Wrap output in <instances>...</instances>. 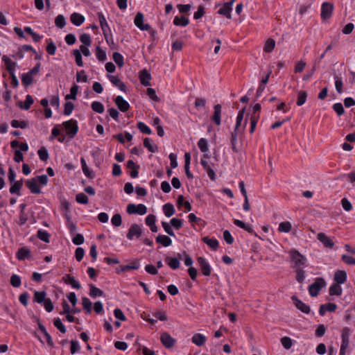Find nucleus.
Wrapping results in <instances>:
<instances>
[{
  "mask_svg": "<svg viewBox=\"0 0 355 355\" xmlns=\"http://www.w3.org/2000/svg\"><path fill=\"white\" fill-rule=\"evenodd\" d=\"M62 125L67 132L69 139H73L78 131V125L76 120L70 119L62 123Z\"/></svg>",
  "mask_w": 355,
  "mask_h": 355,
  "instance_id": "obj_1",
  "label": "nucleus"
},
{
  "mask_svg": "<svg viewBox=\"0 0 355 355\" xmlns=\"http://www.w3.org/2000/svg\"><path fill=\"white\" fill-rule=\"evenodd\" d=\"M291 260L294 263V268H302V267L306 266L307 259L306 257L300 254L297 250H292L290 252Z\"/></svg>",
  "mask_w": 355,
  "mask_h": 355,
  "instance_id": "obj_2",
  "label": "nucleus"
},
{
  "mask_svg": "<svg viewBox=\"0 0 355 355\" xmlns=\"http://www.w3.org/2000/svg\"><path fill=\"white\" fill-rule=\"evenodd\" d=\"M325 282L322 278H317L315 281L309 286V292L311 297H316L322 287L325 286Z\"/></svg>",
  "mask_w": 355,
  "mask_h": 355,
  "instance_id": "obj_3",
  "label": "nucleus"
},
{
  "mask_svg": "<svg viewBox=\"0 0 355 355\" xmlns=\"http://www.w3.org/2000/svg\"><path fill=\"white\" fill-rule=\"evenodd\" d=\"M127 212L129 214L144 215L147 212V207L144 204H129L127 206Z\"/></svg>",
  "mask_w": 355,
  "mask_h": 355,
  "instance_id": "obj_4",
  "label": "nucleus"
},
{
  "mask_svg": "<svg viewBox=\"0 0 355 355\" xmlns=\"http://www.w3.org/2000/svg\"><path fill=\"white\" fill-rule=\"evenodd\" d=\"M350 332L351 331L349 327H345L342 329V341L340 350L347 351V349H348L349 344Z\"/></svg>",
  "mask_w": 355,
  "mask_h": 355,
  "instance_id": "obj_5",
  "label": "nucleus"
},
{
  "mask_svg": "<svg viewBox=\"0 0 355 355\" xmlns=\"http://www.w3.org/2000/svg\"><path fill=\"white\" fill-rule=\"evenodd\" d=\"M98 17L100 22V25L107 42H108V33H110V28L109 27L106 19L102 12H98Z\"/></svg>",
  "mask_w": 355,
  "mask_h": 355,
  "instance_id": "obj_6",
  "label": "nucleus"
},
{
  "mask_svg": "<svg viewBox=\"0 0 355 355\" xmlns=\"http://www.w3.org/2000/svg\"><path fill=\"white\" fill-rule=\"evenodd\" d=\"M144 15L138 12L134 19V23L137 27L141 31H148L150 28V26L148 24H144Z\"/></svg>",
  "mask_w": 355,
  "mask_h": 355,
  "instance_id": "obj_7",
  "label": "nucleus"
},
{
  "mask_svg": "<svg viewBox=\"0 0 355 355\" xmlns=\"http://www.w3.org/2000/svg\"><path fill=\"white\" fill-rule=\"evenodd\" d=\"M334 6L333 4L324 2L322 3L321 7V17L324 20L329 19L332 15Z\"/></svg>",
  "mask_w": 355,
  "mask_h": 355,
  "instance_id": "obj_8",
  "label": "nucleus"
},
{
  "mask_svg": "<svg viewBox=\"0 0 355 355\" xmlns=\"http://www.w3.org/2000/svg\"><path fill=\"white\" fill-rule=\"evenodd\" d=\"M160 340L162 345L166 348H171L174 346L176 342V340L167 332H164L161 334Z\"/></svg>",
  "mask_w": 355,
  "mask_h": 355,
  "instance_id": "obj_9",
  "label": "nucleus"
},
{
  "mask_svg": "<svg viewBox=\"0 0 355 355\" xmlns=\"http://www.w3.org/2000/svg\"><path fill=\"white\" fill-rule=\"evenodd\" d=\"M141 233L142 230L141 227L137 224H132L128 230L127 238L129 240H132L135 236L139 238L141 235Z\"/></svg>",
  "mask_w": 355,
  "mask_h": 355,
  "instance_id": "obj_10",
  "label": "nucleus"
},
{
  "mask_svg": "<svg viewBox=\"0 0 355 355\" xmlns=\"http://www.w3.org/2000/svg\"><path fill=\"white\" fill-rule=\"evenodd\" d=\"M197 260L200 266V269L202 270V274L205 276H209L211 271V268L209 263L204 257H198Z\"/></svg>",
  "mask_w": 355,
  "mask_h": 355,
  "instance_id": "obj_11",
  "label": "nucleus"
},
{
  "mask_svg": "<svg viewBox=\"0 0 355 355\" xmlns=\"http://www.w3.org/2000/svg\"><path fill=\"white\" fill-rule=\"evenodd\" d=\"M291 300L294 303L295 306L300 310L302 313L308 314L310 313V307L304 304L302 301L299 300L296 296L293 295L291 297Z\"/></svg>",
  "mask_w": 355,
  "mask_h": 355,
  "instance_id": "obj_12",
  "label": "nucleus"
},
{
  "mask_svg": "<svg viewBox=\"0 0 355 355\" xmlns=\"http://www.w3.org/2000/svg\"><path fill=\"white\" fill-rule=\"evenodd\" d=\"M317 239L323 244L325 248H333L334 242L331 239L327 236L324 233L320 232L317 234Z\"/></svg>",
  "mask_w": 355,
  "mask_h": 355,
  "instance_id": "obj_13",
  "label": "nucleus"
},
{
  "mask_svg": "<svg viewBox=\"0 0 355 355\" xmlns=\"http://www.w3.org/2000/svg\"><path fill=\"white\" fill-rule=\"evenodd\" d=\"M114 102L119 110L123 112L128 111L130 108V104L121 96H117Z\"/></svg>",
  "mask_w": 355,
  "mask_h": 355,
  "instance_id": "obj_14",
  "label": "nucleus"
},
{
  "mask_svg": "<svg viewBox=\"0 0 355 355\" xmlns=\"http://www.w3.org/2000/svg\"><path fill=\"white\" fill-rule=\"evenodd\" d=\"M27 187L31 190V193L33 194H40L41 193V190L37 185V182L36 178H32L31 180H28L26 182Z\"/></svg>",
  "mask_w": 355,
  "mask_h": 355,
  "instance_id": "obj_15",
  "label": "nucleus"
},
{
  "mask_svg": "<svg viewBox=\"0 0 355 355\" xmlns=\"http://www.w3.org/2000/svg\"><path fill=\"white\" fill-rule=\"evenodd\" d=\"M200 164L203 168L206 171L207 175L211 180H215L216 178L214 171L211 168L208 162L204 159H201Z\"/></svg>",
  "mask_w": 355,
  "mask_h": 355,
  "instance_id": "obj_16",
  "label": "nucleus"
},
{
  "mask_svg": "<svg viewBox=\"0 0 355 355\" xmlns=\"http://www.w3.org/2000/svg\"><path fill=\"white\" fill-rule=\"evenodd\" d=\"M347 277V272L345 270H338L335 272L334 280L338 284H343L346 282Z\"/></svg>",
  "mask_w": 355,
  "mask_h": 355,
  "instance_id": "obj_17",
  "label": "nucleus"
},
{
  "mask_svg": "<svg viewBox=\"0 0 355 355\" xmlns=\"http://www.w3.org/2000/svg\"><path fill=\"white\" fill-rule=\"evenodd\" d=\"M2 60L4 62L7 71L10 74L15 73V68L17 67V63L11 60L6 55H3L2 58Z\"/></svg>",
  "mask_w": 355,
  "mask_h": 355,
  "instance_id": "obj_18",
  "label": "nucleus"
},
{
  "mask_svg": "<svg viewBox=\"0 0 355 355\" xmlns=\"http://www.w3.org/2000/svg\"><path fill=\"white\" fill-rule=\"evenodd\" d=\"M337 309V305L334 303H327L322 304L319 309V313L320 315H324L327 311L334 312Z\"/></svg>",
  "mask_w": 355,
  "mask_h": 355,
  "instance_id": "obj_19",
  "label": "nucleus"
},
{
  "mask_svg": "<svg viewBox=\"0 0 355 355\" xmlns=\"http://www.w3.org/2000/svg\"><path fill=\"white\" fill-rule=\"evenodd\" d=\"M62 280L64 283L70 284L73 288L80 289L81 287L80 284L70 275H65L62 277Z\"/></svg>",
  "mask_w": 355,
  "mask_h": 355,
  "instance_id": "obj_20",
  "label": "nucleus"
},
{
  "mask_svg": "<svg viewBox=\"0 0 355 355\" xmlns=\"http://www.w3.org/2000/svg\"><path fill=\"white\" fill-rule=\"evenodd\" d=\"M214 109V112L211 119L217 125H219L221 123V105L220 104L215 105Z\"/></svg>",
  "mask_w": 355,
  "mask_h": 355,
  "instance_id": "obj_21",
  "label": "nucleus"
},
{
  "mask_svg": "<svg viewBox=\"0 0 355 355\" xmlns=\"http://www.w3.org/2000/svg\"><path fill=\"white\" fill-rule=\"evenodd\" d=\"M70 19L71 23L77 26H80L85 21L84 16L78 12L71 14Z\"/></svg>",
  "mask_w": 355,
  "mask_h": 355,
  "instance_id": "obj_22",
  "label": "nucleus"
},
{
  "mask_svg": "<svg viewBox=\"0 0 355 355\" xmlns=\"http://www.w3.org/2000/svg\"><path fill=\"white\" fill-rule=\"evenodd\" d=\"M11 187L10 188V192L12 194L16 193L18 196H20V190L23 186V180L22 179L20 180H17L11 184Z\"/></svg>",
  "mask_w": 355,
  "mask_h": 355,
  "instance_id": "obj_23",
  "label": "nucleus"
},
{
  "mask_svg": "<svg viewBox=\"0 0 355 355\" xmlns=\"http://www.w3.org/2000/svg\"><path fill=\"white\" fill-rule=\"evenodd\" d=\"M206 337L201 334H195L191 338L192 342L197 346H202L206 342Z\"/></svg>",
  "mask_w": 355,
  "mask_h": 355,
  "instance_id": "obj_24",
  "label": "nucleus"
},
{
  "mask_svg": "<svg viewBox=\"0 0 355 355\" xmlns=\"http://www.w3.org/2000/svg\"><path fill=\"white\" fill-rule=\"evenodd\" d=\"M31 251L26 247L21 248L18 250L16 257L19 260H24L28 259Z\"/></svg>",
  "mask_w": 355,
  "mask_h": 355,
  "instance_id": "obj_25",
  "label": "nucleus"
},
{
  "mask_svg": "<svg viewBox=\"0 0 355 355\" xmlns=\"http://www.w3.org/2000/svg\"><path fill=\"white\" fill-rule=\"evenodd\" d=\"M141 83L144 86H150V79L151 76L149 73L147 72L146 70H144L141 72L139 76Z\"/></svg>",
  "mask_w": 355,
  "mask_h": 355,
  "instance_id": "obj_26",
  "label": "nucleus"
},
{
  "mask_svg": "<svg viewBox=\"0 0 355 355\" xmlns=\"http://www.w3.org/2000/svg\"><path fill=\"white\" fill-rule=\"evenodd\" d=\"M34 103L33 98L31 95L28 94L26 96V100L24 101V104H22V102L18 103V106L23 110H28L30 109L31 105Z\"/></svg>",
  "mask_w": 355,
  "mask_h": 355,
  "instance_id": "obj_27",
  "label": "nucleus"
},
{
  "mask_svg": "<svg viewBox=\"0 0 355 355\" xmlns=\"http://www.w3.org/2000/svg\"><path fill=\"white\" fill-rule=\"evenodd\" d=\"M139 268V263L138 261H135L130 264L125 266H121L120 270H118L117 272H123L130 270H137Z\"/></svg>",
  "mask_w": 355,
  "mask_h": 355,
  "instance_id": "obj_28",
  "label": "nucleus"
},
{
  "mask_svg": "<svg viewBox=\"0 0 355 355\" xmlns=\"http://www.w3.org/2000/svg\"><path fill=\"white\" fill-rule=\"evenodd\" d=\"M202 241L209 245L214 250H217L218 248L219 243L216 239H210L208 236H205L202 239Z\"/></svg>",
  "mask_w": 355,
  "mask_h": 355,
  "instance_id": "obj_29",
  "label": "nucleus"
},
{
  "mask_svg": "<svg viewBox=\"0 0 355 355\" xmlns=\"http://www.w3.org/2000/svg\"><path fill=\"white\" fill-rule=\"evenodd\" d=\"M156 242L161 243L164 247H168L171 245L172 240L166 235H158L156 237Z\"/></svg>",
  "mask_w": 355,
  "mask_h": 355,
  "instance_id": "obj_30",
  "label": "nucleus"
},
{
  "mask_svg": "<svg viewBox=\"0 0 355 355\" xmlns=\"http://www.w3.org/2000/svg\"><path fill=\"white\" fill-rule=\"evenodd\" d=\"M165 261L168 265V266L173 270L178 269L180 265V261L178 260V259L175 258V257L173 258V257H167L165 259Z\"/></svg>",
  "mask_w": 355,
  "mask_h": 355,
  "instance_id": "obj_31",
  "label": "nucleus"
},
{
  "mask_svg": "<svg viewBox=\"0 0 355 355\" xmlns=\"http://www.w3.org/2000/svg\"><path fill=\"white\" fill-rule=\"evenodd\" d=\"M89 295L93 298L101 297L103 295V291L91 284H89Z\"/></svg>",
  "mask_w": 355,
  "mask_h": 355,
  "instance_id": "obj_32",
  "label": "nucleus"
},
{
  "mask_svg": "<svg viewBox=\"0 0 355 355\" xmlns=\"http://www.w3.org/2000/svg\"><path fill=\"white\" fill-rule=\"evenodd\" d=\"M232 8H230V6H227L225 3L223 6L218 10V13L219 15H222L225 16L228 19L232 18L231 12Z\"/></svg>",
  "mask_w": 355,
  "mask_h": 355,
  "instance_id": "obj_33",
  "label": "nucleus"
},
{
  "mask_svg": "<svg viewBox=\"0 0 355 355\" xmlns=\"http://www.w3.org/2000/svg\"><path fill=\"white\" fill-rule=\"evenodd\" d=\"M342 292H343V289H342L341 286H340V284H338L337 283L332 284L329 287V293L331 295L340 296V295H341Z\"/></svg>",
  "mask_w": 355,
  "mask_h": 355,
  "instance_id": "obj_34",
  "label": "nucleus"
},
{
  "mask_svg": "<svg viewBox=\"0 0 355 355\" xmlns=\"http://www.w3.org/2000/svg\"><path fill=\"white\" fill-rule=\"evenodd\" d=\"M240 131L234 130L232 132L230 142L232 146V149L234 153L239 152V148L237 147V135Z\"/></svg>",
  "mask_w": 355,
  "mask_h": 355,
  "instance_id": "obj_35",
  "label": "nucleus"
},
{
  "mask_svg": "<svg viewBox=\"0 0 355 355\" xmlns=\"http://www.w3.org/2000/svg\"><path fill=\"white\" fill-rule=\"evenodd\" d=\"M163 211L166 217H171L175 214V208L171 203H166L163 206Z\"/></svg>",
  "mask_w": 355,
  "mask_h": 355,
  "instance_id": "obj_36",
  "label": "nucleus"
},
{
  "mask_svg": "<svg viewBox=\"0 0 355 355\" xmlns=\"http://www.w3.org/2000/svg\"><path fill=\"white\" fill-rule=\"evenodd\" d=\"M46 293L45 291H35L33 300L39 304L44 302L46 298Z\"/></svg>",
  "mask_w": 355,
  "mask_h": 355,
  "instance_id": "obj_37",
  "label": "nucleus"
},
{
  "mask_svg": "<svg viewBox=\"0 0 355 355\" xmlns=\"http://www.w3.org/2000/svg\"><path fill=\"white\" fill-rule=\"evenodd\" d=\"M80 164L83 169V173L89 178H92L94 177V175L92 174V171L88 168L86 161L83 157H81L80 159Z\"/></svg>",
  "mask_w": 355,
  "mask_h": 355,
  "instance_id": "obj_38",
  "label": "nucleus"
},
{
  "mask_svg": "<svg viewBox=\"0 0 355 355\" xmlns=\"http://www.w3.org/2000/svg\"><path fill=\"white\" fill-rule=\"evenodd\" d=\"M266 85V76L262 77L261 84L259 86L256 93V101L259 100V98L262 95V93L265 90Z\"/></svg>",
  "mask_w": 355,
  "mask_h": 355,
  "instance_id": "obj_39",
  "label": "nucleus"
},
{
  "mask_svg": "<svg viewBox=\"0 0 355 355\" xmlns=\"http://www.w3.org/2000/svg\"><path fill=\"white\" fill-rule=\"evenodd\" d=\"M189 23V20L185 17H175L173 20V24L178 26H186Z\"/></svg>",
  "mask_w": 355,
  "mask_h": 355,
  "instance_id": "obj_40",
  "label": "nucleus"
},
{
  "mask_svg": "<svg viewBox=\"0 0 355 355\" xmlns=\"http://www.w3.org/2000/svg\"><path fill=\"white\" fill-rule=\"evenodd\" d=\"M37 237L45 243H49L50 234L45 230H39L37 233Z\"/></svg>",
  "mask_w": 355,
  "mask_h": 355,
  "instance_id": "obj_41",
  "label": "nucleus"
},
{
  "mask_svg": "<svg viewBox=\"0 0 355 355\" xmlns=\"http://www.w3.org/2000/svg\"><path fill=\"white\" fill-rule=\"evenodd\" d=\"M234 224L245 230H246L248 232H252L253 231L252 227L251 225L245 224L243 221L235 219L234 220Z\"/></svg>",
  "mask_w": 355,
  "mask_h": 355,
  "instance_id": "obj_42",
  "label": "nucleus"
},
{
  "mask_svg": "<svg viewBox=\"0 0 355 355\" xmlns=\"http://www.w3.org/2000/svg\"><path fill=\"white\" fill-rule=\"evenodd\" d=\"M78 92V86L76 84H73V86L70 89V94H67L65 96V99L66 100H69V99L76 100Z\"/></svg>",
  "mask_w": 355,
  "mask_h": 355,
  "instance_id": "obj_43",
  "label": "nucleus"
},
{
  "mask_svg": "<svg viewBox=\"0 0 355 355\" xmlns=\"http://www.w3.org/2000/svg\"><path fill=\"white\" fill-rule=\"evenodd\" d=\"M207 101L203 98H197L196 99L194 105L199 111H202L205 109Z\"/></svg>",
  "mask_w": 355,
  "mask_h": 355,
  "instance_id": "obj_44",
  "label": "nucleus"
},
{
  "mask_svg": "<svg viewBox=\"0 0 355 355\" xmlns=\"http://www.w3.org/2000/svg\"><path fill=\"white\" fill-rule=\"evenodd\" d=\"M11 126L12 128H27L28 127V122L26 121H18V120H12L11 121Z\"/></svg>",
  "mask_w": 355,
  "mask_h": 355,
  "instance_id": "obj_45",
  "label": "nucleus"
},
{
  "mask_svg": "<svg viewBox=\"0 0 355 355\" xmlns=\"http://www.w3.org/2000/svg\"><path fill=\"white\" fill-rule=\"evenodd\" d=\"M297 105L298 106H302L304 105L306 101L307 98V94L304 91H300L297 93Z\"/></svg>",
  "mask_w": 355,
  "mask_h": 355,
  "instance_id": "obj_46",
  "label": "nucleus"
},
{
  "mask_svg": "<svg viewBox=\"0 0 355 355\" xmlns=\"http://www.w3.org/2000/svg\"><path fill=\"white\" fill-rule=\"evenodd\" d=\"M144 146L150 153H155L157 150V147L152 145V140L150 138L146 137L144 139Z\"/></svg>",
  "mask_w": 355,
  "mask_h": 355,
  "instance_id": "obj_47",
  "label": "nucleus"
},
{
  "mask_svg": "<svg viewBox=\"0 0 355 355\" xmlns=\"http://www.w3.org/2000/svg\"><path fill=\"white\" fill-rule=\"evenodd\" d=\"M198 146L200 151L203 153L209 151V146L207 140L205 138H201L198 142Z\"/></svg>",
  "mask_w": 355,
  "mask_h": 355,
  "instance_id": "obj_48",
  "label": "nucleus"
},
{
  "mask_svg": "<svg viewBox=\"0 0 355 355\" xmlns=\"http://www.w3.org/2000/svg\"><path fill=\"white\" fill-rule=\"evenodd\" d=\"M244 112H245L244 108L239 112V114L236 117L235 128H234V130H236V131H240L239 128H240V126L241 125V122L243 119Z\"/></svg>",
  "mask_w": 355,
  "mask_h": 355,
  "instance_id": "obj_49",
  "label": "nucleus"
},
{
  "mask_svg": "<svg viewBox=\"0 0 355 355\" xmlns=\"http://www.w3.org/2000/svg\"><path fill=\"white\" fill-rule=\"evenodd\" d=\"M92 109L93 111L101 114L104 112V106L103 105L98 101H94L91 105Z\"/></svg>",
  "mask_w": 355,
  "mask_h": 355,
  "instance_id": "obj_50",
  "label": "nucleus"
},
{
  "mask_svg": "<svg viewBox=\"0 0 355 355\" xmlns=\"http://www.w3.org/2000/svg\"><path fill=\"white\" fill-rule=\"evenodd\" d=\"M292 225L290 222L284 221L282 222L279 225L278 230L281 232H288L291 231Z\"/></svg>",
  "mask_w": 355,
  "mask_h": 355,
  "instance_id": "obj_51",
  "label": "nucleus"
},
{
  "mask_svg": "<svg viewBox=\"0 0 355 355\" xmlns=\"http://www.w3.org/2000/svg\"><path fill=\"white\" fill-rule=\"evenodd\" d=\"M55 26L59 28H62L66 25L65 17L62 15H58L55 19Z\"/></svg>",
  "mask_w": 355,
  "mask_h": 355,
  "instance_id": "obj_52",
  "label": "nucleus"
},
{
  "mask_svg": "<svg viewBox=\"0 0 355 355\" xmlns=\"http://www.w3.org/2000/svg\"><path fill=\"white\" fill-rule=\"evenodd\" d=\"M96 55L99 61L104 62L107 59L106 53L99 46L96 48Z\"/></svg>",
  "mask_w": 355,
  "mask_h": 355,
  "instance_id": "obj_53",
  "label": "nucleus"
},
{
  "mask_svg": "<svg viewBox=\"0 0 355 355\" xmlns=\"http://www.w3.org/2000/svg\"><path fill=\"white\" fill-rule=\"evenodd\" d=\"M10 283L15 288L19 287L21 283L20 277L16 274L12 275L10 277Z\"/></svg>",
  "mask_w": 355,
  "mask_h": 355,
  "instance_id": "obj_54",
  "label": "nucleus"
},
{
  "mask_svg": "<svg viewBox=\"0 0 355 355\" xmlns=\"http://www.w3.org/2000/svg\"><path fill=\"white\" fill-rule=\"evenodd\" d=\"M82 304H83V309L87 311V313H90L92 312V303L89 300V299H88L86 297H83Z\"/></svg>",
  "mask_w": 355,
  "mask_h": 355,
  "instance_id": "obj_55",
  "label": "nucleus"
},
{
  "mask_svg": "<svg viewBox=\"0 0 355 355\" xmlns=\"http://www.w3.org/2000/svg\"><path fill=\"white\" fill-rule=\"evenodd\" d=\"M76 200L78 203L87 205L89 202L88 197L84 193H79L76 196Z\"/></svg>",
  "mask_w": 355,
  "mask_h": 355,
  "instance_id": "obj_56",
  "label": "nucleus"
},
{
  "mask_svg": "<svg viewBox=\"0 0 355 355\" xmlns=\"http://www.w3.org/2000/svg\"><path fill=\"white\" fill-rule=\"evenodd\" d=\"M113 60L119 67H121L123 66V64H124L123 57L121 53H119L118 52H114L113 53Z\"/></svg>",
  "mask_w": 355,
  "mask_h": 355,
  "instance_id": "obj_57",
  "label": "nucleus"
},
{
  "mask_svg": "<svg viewBox=\"0 0 355 355\" xmlns=\"http://www.w3.org/2000/svg\"><path fill=\"white\" fill-rule=\"evenodd\" d=\"M137 128L141 132L144 134L150 135L152 133L150 128L148 125H146L144 122H138Z\"/></svg>",
  "mask_w": 355,
  "mask_h": 355,
  "instance_id": "obj_58",
  "label": "nucleus"
},
{
  "mask_svg": "<svg viewBox=\"0 0 355 355\" xmlns=\"http://www.w3.org/2000/svg\"><path fill=\"white\" fill-rule=\"evenodd\" d=\"M73 55L75 57L76 62L77 65L79 66V67H83V62L82 55H81L80 51L78 50V49L73 50Z\"/></svg>",
  "mask_w": 355,
  "mask_h": 355,
  "instance_id": "obj_59",
  "label": "nucleus"
},
{
  "mask_svg": "<svg viewBox=\"0 0 355 355\" xmlns=\"http://www.w3.org/2000/svg\"><path fill=\"white\" fill-rule=\"evenodd\" d=\"M37 153H38L40 159L42 161L45 162L49 159V153L45 147H41L38 150Z\"/></svg>",
  "mask_w": 355,
  "mask_h": 355,
  "instance_id": "obj_60",
  "label": "nucleus"
},
{
  "mask_svg": "<svg viewBox=\"0 0 355 355\" xmlns=\"http://www.w3.org/2000/svg\"><path fill=\"white\" fill-rule=\"evenodd\" d=\"M80 41L84 46H89L92 44L91 37L87 33H83L80 36Z\"/></svg>",
  "mask_w": 355,
  "mask_h": 355,
  "instance_id": "obj_61",
  "label": "nucleus"
},
{
  "mask_svg": "<svg viewBox=\"0 0 355 355\" xmlns=\"http://www.w3.org/2000/svg\"><path fill=\"white\" fill-rule=\"evenodd\" d=\"M21 82L24 86H29L33 83V78L28 73H23L21 76Z\"/></svg>",
  "mask_w": 355,
  "mask_h": 355,
  "instance_id": "obj_62",
  "label": "nucleus"
},
{
  "mask_svg": "<svg viewBox=\"0 0 355 355\" xmlns=\"http://www.w3.org/2000/svg\"><path fill=\"white\" fill-rule=\"evenodd\" d=\"M53 324L58 328L60 332L64 334L67 331L65 326L62 324L60 318H56L54 319Z\"/></svg>",
  "mask_w": 355,
  "mask_h": 355,
  "instance_id": "obj_63",
  "label": "nucleus"
},
{
  "mask_svg": "<svg viewBox=\"0 0 355 355\" xmlns=\"http://www.w3.org/2000/svg\"><path fill=\"white\" fill-rule=\"evenodd\" d=\"M74 109V105L72 102L67 101L64 104V114L66 116L70 115Z\"/></svg>",
  "mask_w": 355,
  "mask_h": 355,
  "instance_id": "obj_64",
  "label": "nucleus"
}]
</instances>
